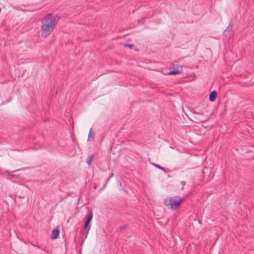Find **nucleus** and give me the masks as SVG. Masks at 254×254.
<instances>
[{"label": "nucleus", "mask_w": 254, "mask_h": 254, "mask_svg": "<svg viewBox=\"0 0 254 254\" xmlns=\"http://www.w3.org/2000/svg\"><path fill=\"white\" fill-rule=\"evenodd\" d=\"M58 20L53 14H49L42 20L41 36L46 37L54 30Z\"/></svg>", "instance_id": "nucleus-1"}, {"label": "nucleus", "mask_w": 254, "mask_h": 254, "mask_svg": "<svg viewBox=\"0 0 254 254\" xmlns=\"http://www.w3.org/2000/svg\"><path fill=\"white\" fill-rule=\"evenodd\" d=\"M184 200L185 198H179L178 196H175L165 198L163 201V203L168 208L175 210L180 206Z\"/></svg>", "instance_id": "nucleus-2"}, {"label": "nucleus", "mask_w": 254, "mask_h": 254, "mask_svg": "<svg viewBox=\"0 0 254 254\" xmlns=\"http://www.w3.org/2000/svg\"><path fill=\"white\" fill-rule=\"evenodd\" d=\"M92 218H93V213L92 212H90L88 214V218H87V220H86L85 223L84 224V229L85 230H87L86 235H87L90 229L91 225H90V223L91 221L92 220ZM86 237H87V236H86Z\"/></svg>", "instance_id": "nucleus-3"}, {"label": "nucleus", "mask_w": 254, "mask_h": 254, "mask_svg": "<svg viewBox=\"0 0 254 254\" xmlns=\"http://www.w3.org/2000/svg\"><path fill=\"white\" fill-rule=\"evenodd\" d=\"M182 71V67L181 66H180V67H177V69L174 68L173 70H172L170 71V72H168V74H170V75H171V74L175 75V74L181 73Z\"/></svg>", "instance_id": "nucleus-4"}, {"label": "nucleus", "mask_w": 254, "mask_h": 254, "mask_svg": "<svg viewBox=\"0 0 254 254\" xmlns=\"http://www.w3.org/2000/svg\"><path fill=\"white\" fill-rule=\"evenodd\" d=\"M59 235V230L58 228L54 229L52 231L51 235V239L53 240L56 239Z\"/></svg>", "instance_id": "nucleus-5"}, {"label": "nucleus", "mask_w": 254, "mask_h": 254, "mask_svg": "<svg viewBox=\"0 0 254 254\" xmlns=\"http://www.w3.org/2000/svg\"><path fill=\"white\" fill-rule=\"evenodd\" d=\"M217 96V92L215 91H212L209 95V100L211 102L215 101Z\"/></svg>", "instance_id": "nucleus-6"}, {"label": "nucleus", "mask_w": 254, "mask_h": 254, "mask_svg": "<svg viewBox=\"0 0 254 254\" xmlns=\"http://www.w3.org/2000/svg\"><path fill=\"white\" fill-rule=\"evenodd\" d=\"M94 157V155H93V154L91 155H90V156H88L87 157V163L88 164V165H91V162L93 160Z\"/></svg>", "instance_id": "nucleus-7"}, {"label": "nucleus", "mask_w": 254, "mask_h": 254, "mask_svg": "<svg viewBox=\"0 0 254 254\" xmlns=\"http://www.w3.org/2000/svg\"><path fill=\"white\" fill-rule=\"evenodd\" d=\"M93 139H94V133H93L92 132V129L91 128L89 131V132L88 140H89V141L93 140Z\"/></svg>", "instance_id": "nucleus-8"}, {"label": "nucleus", "mask_w": 254, "mask_h": 254, "mask_svg": "<svg viewBox=\"0 0 254 254\" xmlns=\"http://www.w3.org/2000/svg\"><path fill=\"white\" fill-rule=\"evenodd\" d=\"M155 167H156L158 169H159L162 171H163L164 172H168V171H166V169H165L164 168L160 166V165L157 164H155V163H153L152 164Z\"/></svg>", "instance_id": "nucleus-9"}, {"label": "nucleus", "mask_w": 254, "mask_h": 254, "mask_svg": "<svg viewBox=\"0 0 254 254\" xmlns=\"http://www.w3.org/2000/svg\"><path fill=\"white\" fill-rule=\"evenodd\" d=\"M124 46L125 47H128L130 49H131L133 47V45H132V44H124Z\"/></svg>", "instance_id": "nucleus-10"}, {"label": "nucleus", "mask_w": 254, "mask_h": 254, "mask_svg": "<svg viewBox=\"0 0 254 254\" xmlns=\"http://www.w3.org/2000/svg\"><path fill=\"white\" fill-rule=\"evenodd\" d=\"M181 185H182V188L181 190H183V189H184V186L186 185V182H185V181H182V182H181Z\"/></svg>", "instance_id": "nucleus-11"}, {"label": "nucleus", "mask_w": 254, "mask_h": 254, "mask_svg": "<svg viewBox=\"0 0 254 254\" xmlns=\"http://www.w3.org/2000/svg\"><path fill=\"white\" fill-rule=\"evenodd\" d=\"M112 175H111V176H110V177L107 179V181H108L110 180V178L112 176Z\"/></svg>", "instance_id": "nucleus-12"}]
</instances>
